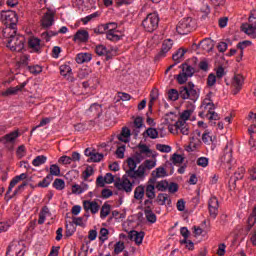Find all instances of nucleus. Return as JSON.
Here are the masks:
<instances>
[{
  "mask_svg": "<svg viewBox=\"0 0 256 256\" xmlns=\"http://www.w3.org/2000/svg\"><path fill=\"white\" fill-rule=\"evenodd\" d=\"M180 97L182 99H190L192 102L190 107L178 117V121H185L187 123L191 115H193V112L195 111V103L197 99H199V92L195 90V84L189 82L187 86L182 87L180 90Z\"/></svg>",
  "mask_w": 256,
  "mask_h": 256,
  "instance_id": "obj_1",
  "label": "nucleus"
},
{
  "mask_svg": "<svg viewBox=\"0 0 256 256\" xmlns=\"http://www.w3.org/2000/svg\"><path fill=\"white\" fill-rule=\"evenodd\" d=\"M144 135H147L150 139H157V137H159V132L155 128H148Z\"/></svg>",
  "mask_w": 256,
  "mask_h": 256,
  "instance_id": "obj_45",
  "label": "nucleus"
},
{
  "mask_svg": "<svg viewBox=\"0 0 256 256\" xmlns=\"http://www.w3.org/2000/svg\"><path fill=\"white\" fill-rule=\"evenodd\" d=\"M51 175L46 176L43 181L39 182L38 187H47L51 185Z\"/></svg>",
  "mask_w": 256,
  "mask_h": 256,
  "instance_id": "obj_64",
  "label": "nucleus"
},
{
  "mask_svg": "<svg viewBox=\"0 0 256 256\" xmlns=\"http://www.w3.org/2000/svg\"><path fill=\"white\" fill-rule=\"evenodd\" d=\"M26 153H27V150L25 149V145L19 146L18 149L16 150V155L18 159H23Z\"/></svg>",
  "mask_w": 256,
  "mask_h": 256,
  "instance_id": "obj_58",
  "label": "nucleus"
},
{
  "mask_svg": "<svg viewBox=\"0 0 256 256\" xmlns=\"http://www.w3.org/2000/svg\"><path fill=\"white\" fill-rule=\"evenodd\" d=\"M168 98L170 99V101H177V99H179V92L175 89L169 90Z\"/></svg>",
  "mask_w": 256,
  "mask_h": 256,
  "instance_id": "obj_62",
  "label": "nucleus"
},
{
  "mask_svg": "<svg viewBox=\"0 0 256 256\" xmlns=\"http://www.w3.org/2000/svg\"><path fill=\"white\" fill-rule=\"evenodd\" d=\"M18 180L14 177L10 184H9V187H8V190L6 192V196H8V199H12L13 196H10L11 195V191H13V189L15 188V185H17Z\"/></svg>",
  "mask_w": 256,
  "mask_h": 256,
  "instance_id": "obj_52",
  "label": "nucleus"
},
{
  "mask_svg": "<svg viewBox=\"0 0 256 256\" xmlns=\"http://www.w3.org/2000/svg\"><path fill=\"white\" fill-rule=\"evenodd\" d=\"M128 237L130 240L134 241L136 245H141V243H143V239H145V232L132 230L129 232Z\"/></svg>",
  "mask_w": 256,
  "mask_h": 256,
  "instance_id": "obj_19",
  "label": "nucleus"
},
{
  "mask_svg": "<svg viewBox=\"0 0 256 256\" xmlns=\"http://www.w3.org/2000/svg\"><path fill=\"white\" fill-rule=\"evenodd\" d=\"M45 163H47V157L40 155L37 156L33 161H32V165L34 167H41V165H45Z\"/></svg>",
  "mask_w": 256,
  "mask_h": 256,
  "instance_id": "obj_42",
  "label": "nucleus"
},
{
  "mask_svg": "<svg viewBox=\"0 0 256 256\" xmlns=\"http://www.w3.org/2000/svg\"><path fill=\"white\" fill-rule=\"evenodd\" d=\"M123 251H125V243L121 241L116 242L114 245L115 255H119V253H123Z\"/></svg>",
  "mask_w": 256,
  "mask_h": 256,
  "instance_id": "obj_49",
  "label": "nucleus"
},
{
  "mask_svg": "<svg viewBox=\"0 0 256 256\" xmlns=\"http://www.w3.org/2000/svg\"><path fill=\"white\" fill-rule=\"evenodd\" d=\"M137 163H141V160H137V157H131L127 159V165L129 169L126 171V174L132 179H141V175H139V168H137Z\"/></svg>",
  "mask_w": 256,
  "mask_h": 256,
  "instance_id": "obj_9",
  "label": "nucleus"
},
{
  "mask_svg": "<svg viewBox=\"0 0 256 256\" xmlns=\"http://www.w3.org/2000/svg\"><path fill=\"white\" fill-rule=\"evenodd\" d=\"M100 16H101V12L97 11L82 18L81 21L84 25H87V23H89L90 21H95V19H97V17H100Z\"/></svg>",
  "mask_w": 256,
  "mask_h": 256,
  "instance_id": "obj_41",
  "label": "nucleus"
},
{
  "mask_svg": "<svg viewBox=\"0 0 256 256\" xmlns=\"http://www.w3.org/2000/svg\"><path fill=\"white\" fill-rule=\"evenodd\" d=\"M61 175V168L57 164L50 165V176L59 177Z\"/></svg>",
  "mask_w": 256,
  "mask_h": 256,
  "instance_id": "obj_44",
  "label": "nucleus"
},
{
  "mask_svg": "<svg viewBox=\"0 0 256 256\" xmlns=\"http://www.w3.org/2000/svg\"><path fill=\"white\" fill-rule=\"evenodd\" d=\"M27 87V82H22L20 85L15 87H10L2 92L3 97H9L10 95H17L19 91H23Z\"/></svg>",
  "mask_w": 256,
  "mask_h": 256,
  "instance_id": "obj_21",
  "label": "nucleus"
},
{
  "mask_svg": "<svg viewBox=\"0 0 256 256\" xmlns=\"http://www.w3.org/2000/svg\"><path fill=\"white\" fill-rule=\"evenodd\" d=\"M256 223V206L253 208L252 213L248 217V227L251 229Z\"/></svg>",
  "mask_w": 256,
  "mask_h": 256,
  "instance_id": "obj_50",
  "label": "nucleus"
},
{
  "mask_svg": "<svg viewBox=\"0 0 256 256\" xmlns=\"http://www.w3.org/2000/svg\"><path fill=\"white\" fill-rule=\"evenodd\" d=\"M95 51L100 57H111V55H115V53H117V50L115 48L106 47L103 44L97 45Z\"/></svg>",
  "mask_w": 256,
  "mask_h": 256,
  "instance_id": "obj_15",
  "label": "nucleus"
},
{
  "mask_svg": "<svg viewBox=\"0 0 256 256\" xmlns=\"http://www.w3.org/2000/svg\"><path fill=\"white\" fill-rule=\"evenodd\" d=\"M167 175V170L162 166L152 171V177H154V179H163L164 177H167Z\"/></svg>",
  "mask_w": 256,
  "mask_h": 256,
  "instance_id": "obj_32",
  "label": "nucleus"
},
{
  "mask_svg": "<svg viewBox=\"0 0 256 256\" xmlns=\"http://www.w3.org/2000/svg\"><path fill=\"white\" fill-rule=\"evenodd\" d=\"M103 157H104V155L101 154V153H92L91 156H90V160L93 163H99V161L103 160Z\"/></svg>",
  "mask_w": 256,
  "mask_h": 256,
  "instance_id": "obj_60",
  "label": "nucleus"
},
{
  "mask_svg": "<svg viewBox=\"0 0 256 256\" xmlns=\"http://www.w3.org/2000/svg\"><path fill=\"white\" fill-rule=\"evenodd\" d=\"M167 201L171 202V200H169V195L163 193L158 194L157 203H159L160 205H165Z\"/></svg>",
  "mask_w": 256,
  "mask_h": 256,
  "instance_id": "obj_53",
  "label": "nucleus"
},
{
  "mask_svg": "<svg viewBox=\"0 0 256 256\" xmlns=\"http://www.w3.org/2000/svg\"><path fill=\"white\" fill-rule=\"evenodd\" d=\"M202 141L205 143V145H211L213 143V136L209 132H205L202 135Z\"/></svg>",
  "mask_w": 256,
  "mask_h": 256,
  "instance_id": "obj_56",
  "label": "nucleus"
},
{
  "mask_svg": "<svg viewBox=\"0 0 256 256\" xmlns=\"http://www.w3.org/2000/svg\"><path fill=\"white\" fill-rule=\"evenodd\" d=\"M197 165L198 167H207L209 165V158L207 157H200L197 159Z\"/></svg>",
  "mask_w": 256,
  "mask_h": 256,
  "instance_id": "obj_61",
  "label": "nucleus"
},
{
  "mask_svg": "<svg viewBox=\"0 0 256 256\" xmlns=\"http://www.w3.org/2000/svg\"><path fill=\"white\" fill-rule=\"evenodd\" d=\"M47 217H51V210H49V207L44 206L39 213L38 225H43Z\"/></svg>",
  "mask_w": 256,
  "mask_h": 256,
  "instance_id": "obj_28",
  "label": "nucleus"
},
{
  "mask_svg": "<svg viewBox=\"0 0 256 256\" xmlns=\"http://www.w3.org/2000/svg\"><path fill=\"white\" fill-rule=\"evenodd\" d=\"M88 113H92V115H95L96 117H99L101 114V105L98 103H94L90 106Z\"/></svg>",
  "mask_w": 256,
  "mask_h": 256,
  "instance_id": "obj_43",
  "label": "nucleus"
},
{
  "mask_svg": "<svg viewBox=\"0 0 256 256\" xmlns=\"http://www.w3.org/2000/svg\"><path fill=\"white\" fill-rule=\"evenodd\" d=\"M83 207L85 211L90 212L93 215L99 213V209H100L99 203L91 200H85L83 202Z\"/></svg>",
  "mask_w": 256,
  "mask_h": 256,
  "instance_id": "obj_18",
  "label": "nucleus"
},
{
  "mask_svg": "<svg viewBox=\"0 0 256 256\" xmlns=\"http://www.w3.org/2000/svg\"><path fill=\"white\" fill-rule=\"evenodd\" d=\"M193 19L191 17L183 18L179 21L178 25L176 26V31L179 35H187L191 33V23Z\"/></svg>",
  "mask_w": 256,
  "mask_h": 256,
  "instance_id": "obj_13",
  "label": "nucleus"
},
{
  "mask_svg": "<svg viewBox=\"0 0 256 256\" xmlns=\"http://www.w3.org/2000/svg\"><path fill=\"white\" fill-rule=\"evenodd\" d=\"M245 175V168H239L237 172L234 173V178L230 179V184L235 185V181H239V179H243Z\"/></svg>",
  "mask_w": 256,
  "mask_h": 256,
  "instance_id": "obj_40",
  "label": "nucleus"
},
{
  "mask_svg": "<svg viewBox=\"0 0 256 256\" xmlns=\"http://www.w3.org/2000/svg\"><path fill=\"white\" fill-rule=\"evenodd\" d=\"M143 181L141 178L137 180L129 174L123 175L122 178L115 184L118 191H124V193H132L133 187L139 185Z\"/></svg>",
  "mask_w": 256,
  "mask_h": 256,
  "instance_id": "obj_4",
  "label": "nucleus"
},
{
  "mask_svg": "<svg viewBox=\"0 0 256 256\" xmlns=\"http://www.w3.org/2000/svg\"><path fill=\"white\" fill-rule=\"evenodd\" d=\"M29 71L32 73V75H39V73H42L43 67L39 65L29 66Z\"/></svg>",
  "mask_w": 256,
  "mask_h": 256,
  "instance_id": "obj_59",
  "label": "nucleus"
},
{
  "mask_svg": "<svg viewBox=\"0 0 256 256\" xmlns=\"http://www.w3.org/2000/svg\"><path fill=\"white\" fill-rule=\"evenodd\" d=\"M241 31L251 39H256V11L251 12L249 23L241 25Z\"/></svg>",
  "mask_w": 256,
  "mask_h": 256,
  "instance_id": "obj_5",
  "label": "nucleus"
},
{
  "mask_svg": "<svg viewBox=\"0 0 256 256\" xmlns=\"http://www.w3.org/2000/svg\"><path fill=\"white\" fill-rule=\"evenodd\" d=\"M117 139L122 143H129L131 141V130L129 128H123Z\"/></svg>",
  "mask_w": 256,
  "mask_h": 256,
  "instance_id": "obj_30",
  "label": "nucleus"
},
{
  "mask_svg": "<svg viewBox=\"0 0 256 256\" xmlns=\"http://www.w3.org/2000/svg\"><path fill=\"white\" fill-rule=\"evenodd\" d=\"M28 47L33 53H39V51H41V39L37 37H30L28 40Z\"/></svg>",
  "mask_w": 256,
  "mask_h": 256,
  "instance_id": "obj_23",
  "label": "nucleus"
},
{
  "mask_svg": "<svg viewBox=\"0 0 256 256\" xmlns=\"http://www.w3.org/2000/svg\"><path fill=\"white\" fill-rule=\"evenodd\" d=\"M143 197H145V186L139 185L134 190V199L136 201H143Z\"/></svg>",
  "mask_w": 256,
  "mask_h": 256,
  "instance_id": "obj_35",
  "label": "nucleus"
},
{
  "mask_svg": "<svg viewBox=\"0 0 256 256\" xmlns=\"http://www.w3.org/2000/svg\"><path fill=\"white\" fill-rule=\"evenodd\" d=\"M186 51L183 49H179L173 56L172 59L174 61H176L177 63H179V61H181V59H183V57L185 56Z\"/></svg>",
  "mask_w": 256,
  "mask_h": 256,
  "instance_id": "obj_54",
  "label": "nucleus"
},
{
  "mask_svg": "<svg viewBox=\"0 0 256 256\" xmlns=\"http://www.w3.org/2000/svg\"><path fill=\"white\" fill-rule=\"evenodd\" d=\"M172 48H173V40L171 39L164 40L162 44V49L160 51V56L165 57V55H167V53H169V51H171Z\"/></svg>",
  "mask_w": 256,
  "mask_h": 256,
  "instance_id": "obj_31",
  "label": "nucleus"
},
{
  "mask_svg": "<svg viewBox=\"0 0 256 256\" xmlns=\"http://www.w3.org/2000/svg\"><path fill=\"white\" fill-rule=\"evenodd\" d=\"M1 20L6 24V27H10V29H15V25L19 21L17 17V13L12 10L2 11Z\"/></svg>",
  "mask_w": 256,
  "mask_h": 256,
  "instance_id": "obj_7",
  "label": "nucleus"
},
{
  "mask_svg": "<svg viewBox=\"0 0 256 256\" xmlns=\"http://www.w3.org/2000/svg\"><path fill=\"white\" fill-rule=\"evenodd\" d=\"M208 209L210 217H212V219H216L217 215H219V199H217V197H210V199L208 200Z\"/></svg>",
  "mask_w": 256,
  "mask_h": 256,
  "instance_id": "obj_14",
  "label": "nucleus"
},
{
  "mask_svg": "<svg viewBox=\"0 0 256 256\" xmlns=\"http://www.w3.org/2000/svg\"><path fill=\"white\" fill-rule=\"evenodd\" d=\"M142 25L148 33H153L159 27V15L156 13L148 14L146 19L143 20Z\"/></svg>",
  "mask_w": 256,
  "mask_h": 256,
  "instance_id": "obj_6",
  "label": "nucleus"
},
{
  "mask_svg": "<svg viewBox=\"0 0 256 256\" xmlns=\"http://www.w3.org/2000/svg\"><path fill=\"white\" fill-rule=\"evenodd\" d=\"M107 239H109V230L107 228H101L99 241H101V243H105Z\"/></svg>",
  "mask_w": 256,
  "mask_h": 256,
  "instance_id": "obj_48",
  "label": "nucleus"
},
{
  "mask_svg": "<svg viewBox=\"0 0 256 256\" xmlns=\"http://www.w3.org/2000/svg\"><path fill=\"white\" fill-rule=\"evenodd\" d=\"M85 191H89V184H87L86 182L72 185L73 195H81L85 193Z\"/></svg>",
  "mask_w": 256,
  "mask_h": 256,
  "instance_id": "obj_25",
  "label": "nucleus"
},
{
  "mask_svg": "<svg viewBox=\"0 0 256 256\" xmlns=\"http://www.w3.org/2000/svg\"><path fill=\"white\" fill-rule=\"evenodd\" d=\"M200 45L204 51H207V53H209V51H213V48L215 47V43L211 38L204 39Z\"/></svg>",
  "mask_w": 256,
  "mask_h": 256,
  "instance_id": "obj_33",
  "label": "nucleus"
},
{
  "mask_svg": "<svg viewBox=\"0 0 256 256\" xmlns=\"http://www.w3.org/2000/svg\"><path fill=\"white\" fill-rule=\"evenodd\" d=\"M202 112H200V116L206 115L210 121H217L219 120V114L215 112V104L213 103V93L209 92L205 99L202 102L200 107Z\"/></svg>",
  "mask_w": 256,
  "mask_h": 256,
  "instance_id": "obj_3",
  "label": "nucleus"
},
{
  "mask_svg": "<svg viewBox=\"0 0 256 256\" xmlns=\"http://www.w3.org/2000/svg\"><path fill=\"white\" fill-rule=\"evenodd\" d=\"M24 245L23 242L17 240L13 241L7 249L6 256H23L25 252L23 251Z\"/></svg>",
  "mask_w": 256,
  "mask_h": 256,
  "instance_id": "obj_10",
  "label": "nucleus"
},
{
  "mask_svg": "<svg viewBox=\"0 0 256 256\" xmlns=\"http://www.w3.org/2000/svg\"><path fill=\"white\" fill-rule=\"evenodd\" d=\"M245 83V77L241 74H236L232 79V86L234 87V95H237Z\"/></svg>",
  "mask_w": 256,
  "mask_h": 256,
  "instance_id": "obj_16",
  "label": "nucleus"
},
{
  "mask_svg": "<svg viewBox=\"0 0 256 256\" xmlns=\"http://www.w3.org/2000/svg\"><path fill=\"white\" fill-rule=\"evenodd\" d=\"M200 145H201V141L199 140V138L192 137L188 147L192 151H195V149H197V147H199Z\"/></svg>",
  "mask_w": 256,
  "mask_h": 256,
  "instance_id": "obj_51",
  "label": "nucleus"
},
{
  "mask_svg": "<svg viewBox=\"0 0 256 256\" xmlns=\"http://www.w3.org/2000/svg\"><path fill=\"white\" fill-rule=\"evenodd\" d=\"M157 191H165L169 187V182L167 180H161L155 185Z\"/></svg>",
  "mask_w": 256,
  "mask_h": 256,
  "instance_id": "obj_47",
  "label": "nucleus"
},
{
  "mask_svg": "<svg viewBox=\"0 0 256 256\" xmlns=\"http://www.w3.org/2000/svg\"><path fill=\"white\" fill-rule=\"evenodd\" d=\"M93 173H95V170L91 167L88 166L85 171L82 173L83 177L85 180H87L88 177H91V175H93Z\"/></svg>",
  "mask_w": 256,
  "mask_h": 256,
  "instance_id": "obj_63",
  "label": "nucleus"
},
{
  "mask_svg": "<svg viewBox=\"0 0 256 256\" xmlns=\"http://www.w3.org/2000/svg\"><path fill=\"white\" fill-rule=\"evenodd\" d=\"M60 74L62 75V77L69 79L71 75H73V69H71L70 65L63 64L60 66Z\"/></svg>",
  "mask_w": 256,
  "mask_h": 256,
  "instance_id": "obj_34",
  "label": "nucleus"
},
{
  "mask_svg": "<svg viewBox=\"0 0 256 256\" xmlns=\"http://www.w3.org/2000/svg\"><path fill=\"white\" fill-rule=\"evenodd\" d=\"M155 189V179H150L146 185V189L144 190V193L148 199H155V197H157Z\"/></svg>",
  "mask_w": 256,
  "mask_h": 256,
  "instance_id": "obj_20",
  "label": "nucleus"
},
{
  "mask_svg": "<svg viewBox=\"0 0 256 256\" xmlns=\"http://www.w3.org/2000/svg\"><path fill=\"white\" fill-rule=\"evenodd\" d=\"M144 215H145L148 223H156L157 215H155V213L152 210H150L149 208H146L144 210Z\"/></svg>",
  "mask_w": 256,
  "mask_h": 256,
  "instance_id": "obj_39",
  "label": "nucleus"
},
{
  "mask_svg": "<svg viewBox=\"0 0 256 256\" xmlns=\"http://www.w3.org/2000/svg\"><path fill=\"white\" fill-rule=\"evenodd\" d=\"M53 187L57 189V191H63L65 189V181L63 179L56 178L53 183Z\"/></svg>",
  "mask_w": 256,
  "mask_h": 256,
  "instance_id": "obj_46",
  "label": "nucleus"
},
{
  "mask_svg": "<svg viewBox=\"0 0 256 256\" xmlns=\"http://www.w3.org/2000/svg\"><path fill=\"white\" fill-rule=\"evenodd\" d=\"M195 73V70L193 67L184 64L182 65V72L177 76V81L180 85H184V83H187L190 77H193V74Z\"/></svg>",
  "mask_w": 256,
  "mask_h": 256,
  "instance_id": "obj_12",
  "label": "nucleus"
},
{
  "mask_svg": "<svg viewBox=\"0 0 256 256\" xmlns=\"http://www.w3.org/2000/svg\"><path fill=\"white\" fill-rule=\"evenodd\" d=\"M164 120L166 125H171L173 123H176V121H179V116L175 114V112H169L165 114Z\"/></svg>",
  "mask_w": 256,
  "mask_h": 256,
  "instance_id": "obj_36",
  "label": "nucleus"
},
{
  "mask_svg": "<svg viewBox=\"0 0 256 256\" xmlns=\"http://www.w3.org/2000/svg\"><path fill=\"white\" fill-rule=\"evenodd\" d=\"M93 59V55L89 52H81L76 56V63L83 65V63H89Z\"/></svg>",
  "mask_w": 256,
  "mask_h": 256,
  "instance_id": "obj_26",
  "label": "nucleus"
},
{
  "mask_svg": "<svg viewBox=\"0 0 256 256\" xmlns=\"http://www.w3.org/2000/svg\"><path fill=\"white\" fill-rule=\"evenodd\" d=\"M76 43H87L89 41V32L87 30H78L74 35Z\"/></svg>",
  "mask_w": 256,
  "mask_h": 256,
  "instance_id": "obj_24",
  "label": "nucleus"
},
{
  "mask_svg": "<svg viewBox=\"0 0 256 256\" xmlns=\"http://www.w3.org/2000/svg\"><path fill=\"white\" fill-rule=\"evenodd\" d=\"M75 6L81 11H85V9H95V2L93 0H76Z\"/></svg>",
  "mask_w": 256,
  "mask_h": 256,
  "instance_id": "obj_22",
  "label": "nucleus"
},
{
  "mask_svg": "<svg viewBox=\"0 0 256 256\" xmlns=\"http://www.w3.org/2000/svg\"><path fill=\"white\" fill-rule=\"evenodd\" d=\"M3 36L7 39L6 46L10 51L20 53L22 49H25V37L18 35L15 28L6 27L3 30Z\"/></svg>",
  "mask_w": 256,
  "mask_h": 256,
  "instance_id": "obj_2",
  "label": "nucleus"
},
{
  "mask_svg": "<svg viewBox=\"0 0 256 256\" xmlns=\"http://www.w3.org/2000/svg\"><path fill=\"white\" fill-rule=\"evenodd\" d=\"M58 163L61 165H71L73 163V159L67 155H64L59 158Z\"/></svg>",
  "mask_w": 256,
  "mask_h": 256,
  "instance_id": "obj_57",
  "label": "nucleus"
},
{
  "mask_svg": "<svg viewBox=\"0 0 256 256\" xmlns=\"http://www.w3.org/2000/svg\"><path fill=\"white\" fill-rule=\"evenodd\" d=\"M54 17H55V10L48 9L42 18V26L46 28L51 27V25H53V22H54Z\"/></svg>",
  "mask_w": 256,
  "mask_h": 256,
  "instance_id": "obj_17",
  "label": "nucleus"
},
{
  "mask_svg": "<svg viewBox=\"0 0 256 256\" xmlns=\"http://www.w3.org/2000/svg\"><path fill=\"white\" fill-rule=\"evenodd\" d=\"M113 22L107 23V24H101L97 28L94 29V33L96 35H103L104 33L107 34V31L111 28Z\"/></svg>",
  "mask_w": 256,
  "mask_h": 256,
  "instance_id": "obj_37",
  "label": "nucleus"
},
{
  "mask_svg": "<svg viewBox=\"0 0 256 256\" xmlns=\"http://www.w3.org/2000/svg\"><path fill=\"white\" fill-rule=\"evenodd\" d=\"M176 129H178V133H182V135H189V133H191L189 124H187L184 120L176 121Z\"/></svg>",
  "mask_w": 256,
  "mask_h": 256,
  "instance_id": "obj_27",
  "label": "nucleus"
},
{
  "mask_svg": "<svg viewBox=\"0 0 256 256\" xmlns=\"http://www.w3.org/2000/svg\"><path fill=\"white\" fill-rule=\"evenodd\" d=\"M106 38L108 39V41L113 42L121 41V39H123V32L117 29V23L112 22L109 30L106 32Z\"/></svg>",
  "mask_w": 256,
  "mask_h": 256,
  "instance_id": "obj_11",
  "label": "nucleus"
},
{
  "mask_svg": "<svg viewBox=\"0 0 256 256\" xmlns=\"http://www.w3.org/2000/svg\"><path fill=\"white\" fill-rule=\"evenodd\" d=\"M111 213V205L109 203H104L100 210V218L107 219L108 215Z\"/></svg>",
  "mask_w": 256,
  "mask_h": 256,
  "instance_id": "obj_38",
  "label": "nucleus"
},
{
  "mask_svg": "<svg viewBox=\"0 0 256 256\" xmlns=\"http://www.w3.org/2000/svg\"><path fill=\"white\" fill-rule=\"evenodd\" d=\"M19 138V131L18 130H14L8 134H6L3 138L2 141L3 143H15V141H17V139Z\"/></svg>",
  "mask_w": 256,
  "mask_h": 256,
  "instance_id": "obj_29",
  "label": "nucleus"
},
{
  "mask_svg": "<svg viewBox=\"0 0 256 256\" xmlns=\"http://www.w3.org/2000/svg\"><path fill=\"white\" fill-rule=\"evenodd\" d=\"M157 167V160L155 159H148L144 161L139 167H138V174L140 175V179L142 181H145V178L147 175H149V172L151 169H155Z\"/></svg>",
  "mask_w": 256,
  "mask_h": 256,
  "instance_id": "obj_8",
  "label": "nucleus"
},
{
  "mask_svg": "<svg viewBox=\"0 0 256 256\" xmlns=\"http://www.w3.org/2000/svg\"><path fill=\"white\" fill-rule=\"evenodd\" d=\"M157 151L160 153H171V146L165 144H157L156 145Z\"/></svg>",
  "mask_w": 256,
  "mask_h": 256,
  "instance_id": "obj_55",
  "label": "nucleus"
}]
</instances>
